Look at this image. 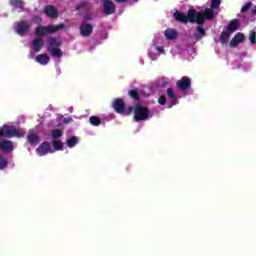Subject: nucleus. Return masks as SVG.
I'll return each mask as SVG.
<instances>
[{"label":"nucleus","instance_id":"obj_35","mask_svg":"<svg viewBox=\"0 0 256 256\" xmlns=\"http://www.w3.org/2000/svg\"><path fill=\"white\" fill-rule=\"evenodd\" d=\"M158 103H159V105H165V103H167V98L165 97V96H160L159 98H158Z\"/></svg>","mask_w":256,"mask_h":256},{"label":"nucleus","instance_id":"obj_18","mask_svg":"<svg viewBox=\"0 0 256 256\" xmlns=\"http://www.w3.org/2000/svg\"><path fill=\"white\" fill-rule=\"evenodd\" d=\"M197 33L194 34V41H201L203 37H207V32H205V29L201 26H198L196 28Z\"/></svg>","mask_w":256,"mask_h":256},{"label":"nucleus","instance_id":"obj_38","mask_svg":"<svg viewBox=\"0 0 256 256\" xmlns=\"http://www.w3.org/2000/svg\"><path fill=\"white\" fill-rule=\"evenodd\" d=\"M72 121H73V118H71V117H68V118H64L63 119V123H72Z\"/></svg>","mask_w":256,"mask_h":256},{"label":"nucleus","instance_id":"obj_12","mask_svg":"<svg viewBox=\"0 0 256 256\" xmlns=\"http://www.w3.org/2000/svg\"><path fill=\"white\" fill-rule=\"evenodd\" d=\"M113 109L116 113L123 115L125 113V100L116 98L113 102Z\"/></svg>","mask_w":256,"mask_h":256},{"label":"nucleus","instance_id":"obj_3","mask_svg":"<svg viewBox=\"0 0 256 256\" xmlns=\"http://www.w3.org/2000/svg\"><path fill=\"white\" fill-rule=\"evenodd\" d=\"M47 43V51H49L52 57H56V59H61V57H63V51L59 48L62 45L61 40H58L55 37H50Z\"/></svg>","mask_w":256,"mask_h":256},{"label":"nucleus","instance_id":"obj_27","mask_svg":"<svg viewBox=\"0 0 256 256\" xmlns=\"http://www.w3.org/2000/svg\"><path fill=\"white\" fill-rule=\"evenodd\" d=\"M89 122L91 125H93V127H99V125L103 124V121H101V118L98 116H91L89 118Z\"/></svg>","mask_w":256,"mask_h":256},{"label":"nucleus","instance_id":"obj_2","mask_svg":"<svg viewBox=\"0 0 256 256\" xmlns=\"http://www.w3.org/2000/svg\"><path fill=\"white\" fill-rule=\"evenodd\" d=\"M65 29V24L61 23L57 26L48 25V26H37L35 28L36 37H46V35H51V33H57V31H61Z\"/></svg>","mask_w":256,"mask_h":256},{"label":"nucleus","instance_id":"obj_14","mask_svg":"<svg viewBox=\"0 0 256 256\" xmlns=\"http://www.w3.org/2000/svg\"><path fill=\"white\" fill-rule=\"evenodd\" d=\"M0 150L5 154L13 153V141L2 140L0 141Z\"/></svg>","mask_w":256,"mask_h":256},{"label":"nucleus","instance_id":"obj_7","mask_svg":"<svg viewBox=\"0 0 256 256\" xmlns=\"http://www.w3.org/2000/svg\"><path fill=\"white\" fill-rule=\"evenodd\" d=\"M15 32L20 35V37H24V35H27L31 29V24H29V21L27 20H21L20 22H17L15 27Z\"/></svg>","mask_w":256,"mask_h":256},{"label":"nucleus","instance_id":"obj_40","mask_svg":"<svg viewBox=\"0 0 256 256\" xmlns=\"http://www.w3.org/2000/svg\"><path fill=\"white\" fill-rule=\"evenodd\" d=\"M114 1L118 4H123V3H127V1L129 0H114Z\"/></svg>","mask_w":256,"mask_h":256},{"label":"nucleus","instance_id":"obj_17","mask_svg":"<svg viewBox=\"0 0 256 256\" xmlns=\"http://www.w3.org/2000/svg\"><path fill=\"white\" fill-rule=\"evenodd\" d=\"M166 93L168 99L171 101L172 104L171 106H169L170 108L173 105H177L179 103V101L177 100V95H175V91L173 90V88H167Z\"/></svg>","mask_w":256,"mask_h":256},{"label":"nucleus","instance_id":"obj_21","mask_svg":"<svg viewBox=\"0 0 256 256\" xmlns=\"http://www.w3.org/2000/svg\"><path fill=\"white\" fill-rule=\"evenodd\" d=\"M51 61V58H49V55L47 54H39L36 56V63H39L40 65H47Z\"/></svg>","mask_w":256,"mask_h":256},{"label":"nucleus","instance_id":"obj_39","mask_svg":"<svg viewBox=\"0 0 256 256\" xmlns=\"http://www.w3.org/2000/svg\"><path fill=\"white\" fill-rule=\"evenodd\" d=\"M34 21H35V23H41V21H43V19H41L40 16H35Z\"/></svg>","mask_w":256,"mask_h":256},{"label":"nucleus","instance_id":"obj_33","mask_svg":"<svg viewBox=\"0 0 256 256\" xmlns=\"http://www.w3.org/2000/svg\"><path fill=\"white\" fill-rule=\"evenodd\" d=\"M221 5V0H211V8L212 9H217Z\"/></svg>","mask_w":256,"mask_h":256},{"label":"nucleus","instance_id":"obj_22","mask_svg":"<svg viewBox=\"0 0 256 256\" xmlns=\"http://www.w3.org/2000/svg\"><path fill=\"white\" fill-rule=\"evenodd\" d=\"M214 8H206L204 10V12L202 13V17L203 19H207L208 21H211L213 19H215V14H214V11H213Z\"/></svg>","mask_w":256,"mask_h":256},{"label":"nucleus","instance_id":"obj_9","mask_svg":"<svg viewBox=\"0 0 256 256\" xmlns=\"http://www.w3.org/2000/svg\"><path fill=\"white\" fill-rule=\"evenodd\" d=\"M79 31L82 37H91V35H93V24L82 22Z\"/></svg>","mask_w":256,"mask_h":256},{"label":"nucleus","instance_id":"obj_42","mask_svg":"<svg viewBox=\"0 0 256 256\" xmlns=\"http://www.w3.org/2000/svg\"><path fill=\"white\" fill-rule=\"evenodd\" d=\"M251 14H252V15H256V6H254V7L252 8Z\"/></svg>","mask_w":256,"mask_h":256},{"label":"nucleus","instance_id":"obj_31","mask_svg":"<svg viewBox=\"0 0 256 256\" xmlns=\"http://www.w3.org/2000/svg\"><path fill=\"white\" fill-rule=\"evenodd\" d=\"M9 165V161L3 155H0V170L5 169Z\"/></svg>","mask_w":256,"mask_h":256},{"label":"nucleus","instance_id":"obj_11","mask_svg":"<svg viewBox=\"0 0 256 256\" xmlns=\"http://www.w3.org/2000/svg\"><path fill=\"white\" fill-rule=\"evenodd\" d=\"M103 3V13L104 15H113L115 13V4L111 0H102Z\"/></svg>","mask_w":256,"mask_h":256},{"label":"nucleus","instance_id":"obj_6","mask_svg":"<svg viewBox=\"0 0 256 256\" xmlns=\"http://www.w3.org/2000/svg\"><path fill=\"white\" fill-rule=\"evenodd\" d=\"M186 18L187 23H197V25H203L205 23L203 13L197 12L195 9H189Z\"/></svg>","mask_w":256,"mask_h":256},{"label":"nucleus","instance_id":"obj_30","mask_svg":"<svg viewBox=\"0 0 256 256\" xmlns=\"http://www.w3.org/2000/svg\"><path fill=\"white\" fill-rule=\"evenodd\" d=\"M248 39L252 45H255L256 43V32L255 30H251L248 34Z\"/></svg>","mask_w":256,"mask_h":256},{"label":"nucleus","instance_id":"obj_32","mask_svg":"<svg viewBox=\"0 0 256 256\" xmlns=\"http://www.w3.org/2000/svg\"><path fill=\"white\" fill-rule=\"evenodd\" d=\"M253 6V3L252 2H248L246 3L242 9H241V13H245L247 11H249V9H251V7Z\"/></svg>","mask_w":256,"mask_h":256},{"label":"nucleus","instance_id":"obj_37","mask_svg":"<svg viewBox=\"0 0 256 256\" xmlns=\"http://www.w3.org/2000/svg\"><path fill=\"white\" fill-rule=\"evenodd\" d=\"M87 4L85 2H82L76 6V11H81L83 7H85Z\"/></svg>","mask_w":256,"mask_h":256},{"label":"nucleus","instance_id":"obj_25","mask_svg":"<svg viewBox=\"0 0 256 256\" xmlns=\"http://www.w3.org/2000/svg\"><path fill=\"white\" fill-rule=\"evenodd\" d=\"M27 143L30 145H35V143H39V136L35 133H31L27 136Z\"/></svg>","mask_w":256,"mask_h":256},{"label":"nucleus","instance_id":"obj_5","mask_svg":"<svg viewBox=\"0 0 256 256\" xmlns=\"http://www.w3.org/2000/svg\"><path fill=\"white\" fill-rule=\"evenodd\" d=\"M147 119H149V108L136 104L134 107V120L139 123V121H147Z\"/></svg>","mask_w":256,"mask_h":256},{"label":"nucleus","instance_id":"obj_13","mask_svg":"<svg viewBox=\"0 0 256 256\" xmlns=\"http://www.w3.org/2000/svg\"><path fill=\"white\" fill-rule=\"evenodd\" d=\"M243 41H245V34L238 32L231 39L229 46L233 48L239 47V43H243Z\"/></svg>","mask_w":256,"mask_h":256},{"label":"nucleus","instance_id":"obj_23","mask_svg":"<svg viewBox=\"0 0 256 256\" xmlns=\"http://www.w3.org/2000/svg\"><path fill=\"white\" fill-rule=\"evenodd\" d=\"M174 18L178 23H184V25H187V15L183 14V12L176 11L174 13Z\"/></svg>","mask_w":256,"mask_h":256},{"label":"nucleus","instance_id":"obj_28","mask_svg":"<svg viewBox=\"0 0 256 256\" xmlns=\"http://www.w3.org/2000/svg\"><path fill=\"white\" fill-rule=\"evenodd\" d=\"M129 97L135 101H140L141 96L139 95V91L137 89H132L128 92Z\"/></svg>","mask_w":256,"mask_h":256},{"label":"nucleus","instance_id":"obj_29","mask_svg":"<svg viewBox=\"0 0 256 256\" xmlns=\"http://www.w3.org/2000/svg\"><path fill=\"white\" fill-rule=\"evenodd\" d=\"M77 141V137L73 136L67 140V147H69V149H73V147L77 145Z\"/></svg>","mask_w":256,"mask_h":256},{"label":"nucleus","instance_id":"obj_8","mask_svg":"<svg viewBox=\"0 0 256 256\" xmlns=\"http://www.w3.org/2000/svg\"><path fill=\"white\" fill-rule=\"evenodd\" d=\"M36 153L43 157L45 155H49V153H54L53 148L51 147V144L47 141L42 142L36 149Z\"/></svg>","mask_w":256,"mask_h":256},{"label":"nucleus","instance_id":"obj_20","mask_svg":"<svg viewBox=\"0 0 256 256\" xmlns=\"http://www.w3.org/2000/svg\"><path fill=\"white\" fill-rule=\"evenodd\" d=\"M239 19H232L229 23H228V32L230 33H235V31H237V29H239Z\"/></svg>","mask_w":256,"mask_h":256},{"label":"nucleus","instance_id":"obj_1","mask_svg":"<svg viewBox=\"0 0 256 256\" xmlns=\"http://www.w3.org/2000/svg\"><path fill=\"white\" fill-rule=\"evenodd\" d=\"M1 137H6V139H11L13 137H25V131L15 126L3 125L2 127H0V138Z\"/></svg>","mask_w":256,"mask_h":256},{"label":"nucleus","instance_id":"obj_36","mask_svg":"<svg viewBox=\"0 0 256 256\" xmlns=\"http://www.w3.org/2000/svg\"><path fill=\"white\" fill-rule=\"evenodd\" d=\"M84 21H93V16L89 13L84 15Z\"/></svg>","mask_w":256,"mask_h":256},{"label":"nucleus","instance_id":"obj_16","mask_svg":"<svg viewBox=\"0 0 256 256\" xmlns=\"http://www.w3.org/2000/svg\"><path fill=\"white\" fill-rule=\"evenodd\" d=\"M44 13L48 17H51L52 19H55V17H57L59 15V11L53 5L46 6L45 9H44Z\"/></svg>","mask_w":256,"mask_h":256},{"label":"nucleus","instance_id":"obj_26","mask_svg":"<svg viewBox=\"0 0 256 256\" xmlns=\"http://www.w3.org/2000/svg\"><path fill=\"white\" fill-rule=\"evenodd\" d=\"M10 5L15 9H23L25 2L23 0H10Z\"/></svg>","mask_w":256,"mask_h":256},{"label":"nucleus","instance_id":"obj_41","mask_svg":"<svg viewBox=\"0 0 256 256\" xmlns=\"http://www.w3.org/2000/svg\"><path fill=\"white\" fill-rule=\"evenodd\" d=\"M156 51H158L159 53H163V48L158 46V47H156Z\"/></svg>","mask_w":256,"mask_h":256},{"label":"nucleus","instance_id":"obj_15","mask_svg":"<svg viewBox=\"0 0 256 256\" xmlns=\"http://www.w3.org/2000/svg\"><path fill=\"white\" fill-rule=\"evenodd\" d=\"M45 45V41L41 38H34L32 41V49L35 53H39L43 46Z\"/></svg>","mask_w":256,"mask_h":256},{"label":"nucleus","instance_id":"obj_24","mask_svg":"<svg viewBox=\"0 0 256 256\" xmlns=\"http://www.w3.org/2000/svg\"><path fill=\"white\" fill-rule=\"evenodd\" d=\"M231 36V32L229 31H223L221 34H220V43L222 45H225V43H227L229 41V37Z\"/></svg>","mask_w":256,"mask_h":256},{"label":"nucleus","instance_id":"obj_34","mask_svg":"<svg viewBox=\"0 0 256 256\" xmlns=\"http://www.w3.org/2000/svg\"><path fill=\"white\" fill-rule=\"evenodd\" d=\"M133 111H135V108H133V106L128 107L126 110L124 108V113L122 115H131Z\"/></svg>","mask_w":256,"mask_h":256},{"label":"nucleus","instance_id":"obj_19","mask_svg":"<svg viewBox=\"0 0 256 256\" xmlns=\"http://www.w3.org/2000/svg\"><path fill=\"white\" fill-rule=\"evenodd\" d=\"M164 35L168 41H173V39H177L179 35L175 29L168 28L165 30Z\"/></svg>","mask_w":256,"mask_h":256},{"label":"nucleus","instance_id":"obj_10","mask_svg":"<svg viewBox=\"0 0 256 256\" xmlns=\"http://www.w3.org/2000/svg\"><path fill=\"white\" fill-rule=\"evenodd\" d=\"M176 87L180 91H187L191 88V78L188 76H183L180 80L176 82Z\"/></svg>","mask_w":256,"mask_h":256},{"label":"nucleus","instance_id":"obj_4","mask_svg":"<svg viewBox=\"0 0 256 256\" xmlns=\"http://www.w3.org/2000/svg\"><path fill=\"white\" fill-rule=\"evenodd\" d=\"M52 147L55 151H63V142L60 138L63 137V130L56 128L51 131Z\"/></svg>","mask_w":256,"mask_h":256}]
</instances>
